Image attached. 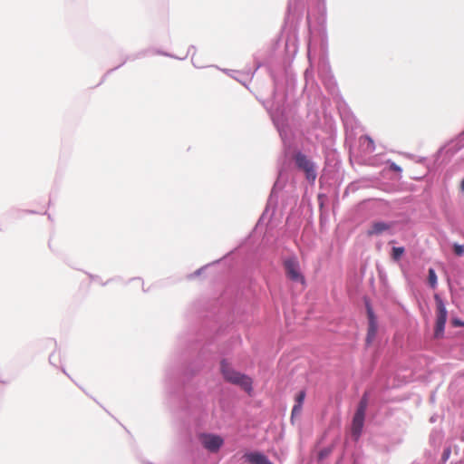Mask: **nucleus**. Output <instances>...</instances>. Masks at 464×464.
Segmentation results:
<instances>
[{
	"mask_svg": "<svg viewBox=\"0 0 464 464\" xmlns=\"http://www.w3.org/2000/svg\"><path fill=\"white\" fill-rule=\"evenodd\" d=\"M220 371L227 382L240 386L248 394L251 393L253 382L250 377L235 371L225 360L220 363Z\"/></svg>",
	"mask_w": 464,
	"mask_h": 464,
	"instance_id": "obj_1",
	"label": "nucleus"
},
{
	"mask_svg": "<svg viewBox=\"0 0 464 464\" xmlns=\"http://www.w3.org/2000/svg\"><path fill=\"white\" fill-rule=\"evenodd\" d=\"M434 298L436 301L437 307L434 337L440 339L444 334V328L447 321L448 312L442 299L438 295H435Z\"/></svg>",
	"mask_w": 464,
	"mask_h": 464,
	"instance_id": "obj_2",
	"label": "nucleus"
},
{
	"mask_svg": "<svg viewBox=\"0 0 464 464\" xmlns=\"http://www.w3.org/2000/svg\"><path fill=\"white\" fill-rule=\"evenodd\" d=\"M284 267L287 278L294 282H298L302 285H305L304 276L300 272L299 262L295 257H289L285 260Z\"/></svg>",
	"mask_w": 464,
	"mask_h": 464,
	"instance_id": "obj_3",
	"label": "nucleus"
},
{
	"mask_svg": "<svg viewBox=\"0 0 464 464\" xmlns=\"http://www.w3.org/2000/svg\"><path fill=\"white\" fill-rule=\"evenodd\" d=\"M296 166L305 173L306 179L314 182L316 179V170L314 163L303 153L295 156Z\"/></svg>",
	"mask_w": 464,
	"mask_h": 464,
	"instance_id": "obj_4",
	"label": "nucleus"
},
{
	"mask_svg": "<svg viewBox=\"0 0 464 464\" xmlns=\"http://www.w3.org/2000/svg\"><path fill=\"white\" fill-rule=\"evenodd\" d=\"M201 442L208 450L216 452L223 444V440L218 435L204 434L201 436Z\"/></svg>",
	"mask_w": 464,
	"mask_h": 464,
	"instance_id": "obj_5",
	"label": "nucleus"
},
{
	"mask_svg": "<svg viewBox=\"0 0 464 464\" xmlns=\"http://www.w3.org/2000/svg\"><path fill=\"white\" fill-rule=\"evenodd\" d=\"M367 314H368V332L366 336V343L368 344L372 343V341L375 339L377 331H378V325L376 317L373 314V311L370 306L367 307Z\"/></svg>",
	"mask_w": 464,
	"mask_h": 464,
	"instance_id": "obj_6",
	"label": "nucleus"
},
{
	"mask_svg": "<svg viewBox=\"0 0 464 464\" xmlns=\"http://www.w3.org/2000/svg\"><path fill=\"white\" fill-rule=\"evenodd\" d=\"M392 226L393 223L376 221L371 225L366 234L368 237L378 236L384 233L385 231L390 230L392 227Z\"/></svg>",
	"mask_w": 464,
	"mask_h": 464,
	"instance_id": "obj_7",
	"label": "nucleus"
},
{
	"mask_svg": "<svg viewBox=\"0 0 464 464\" xmlns=\"http://www.w3.org/2000/svg\"><path fill=\"white\" fill-rule=\"evenodd\" d=\"M364 414L355 412L352 423V436L357 440L362 433L364 424Z\"/></svg>",
	"mask_w": 464,
	"mask_h": 464,
	"instance_id": "obj_8",
	"label": "nucleus"
},
{
	"mask_svg": "<svg viewBox=\"0 0 464 464\" xmlns=\"http://www.w3.org/2000/svg\"><path fill=\"white\" fill-rule=\"evenodd\" d=\"M243 459L250 464H273L265 454L258 451L246 453Z\"/></svg>",
	"mask_w": 464,
	"mask_h": 464,
	"instance_id": "obj_9",
	"label": "nucleus"
},
{
	"mask_svg": "<svg viewBox=\"0 0 464 464\" xmlns=\"http://www.w3.org/2000/svg\"><path fill=\"white\" fill-rule=\"evenodd\" d=\"M360 144L362 147L363 150L367 153H372L375 150L374 141L370 136L365 135L361 137Z\"/></svg>",
	"mask_w": 464,
	"mask_h": 464,
	"instance_id": "obj_10",
	"label": "nucleus"
},
{
	"mask_svg": "<svg viewBox=\"0 0 464 464\" xmlns=\"http://www.w3.org/2000/svg\"><path fill=\"white\" fill-rule=\"evenodd\" d=\"M404 247L402 246L393 247L392 250V258L395 261H399L404 254Z\"/></svg>",
	"mask_w": 464,
	"mask_h": 464,
	"instance_id": "obj_11",
	"label": "nucleus"
},
{
	"mask_svg": "<svg viewBox=\"0 0 464 464\" xmlns=\"http://www.w3.org/2000/svg\"><path fill=\"white\" fill-rule=\"evenodd\" d=\"M429 284L432 288H435L437 285V276L433 268L429 269Z\"/></svg>",
	"mask_w": 464,
	"mask_h": 464,
	"instance_id": "obj_12",
	"label": "nucleus"
},
{
	"mask_svg": "<svg viewBox=\"0 0 464 464\" xmlns=\"http://www.w3.org/2000/svg\"><path fill=\"white\" fill-rule=\"evenodd\" d=\"M366 408H367V400L365 397H363L359 405H358V408L356 410V412L357 413H361V414H364L365 415V411H366Z\"/></svg>",
	"mask_w": 464,
	"mask_h": 464,
	"instance_id": "obj_13",
	"label": "nucleus"
},
{
	"mask_svg": "<svg viewBox=\"0 0 464 464\" xmlns=\"http://www.w3.org/2000/svg\"><path fill=\"white\" fill-rule=\"evenodd\" d=\"M453 249L457 256H461L464 255V245L454 244Z\"/></svg>",
	"mask_w": 464,
	"mask_h": 464,
	"instance_id": "obj_14",
	"label": "nucleus"
},
{
	"mask_svg": "<svg viewBox=\"0 0 464 464\" xmlns=\"http://www.w3.org/2000/svg\"><path fill=\"white\" fill-rule=\"evenodd\" d=\"M304 398H305V392L300 391L295 396V403L303 405Z\"/></svg>",
	"mask_w": 464,
	"mask_h": 464,
	"instance_id": "obj_15",
	"label": "nucleus"
},
{
	"mask_svg": "<svg viewBox=\"0 0 464 464\" xmlns=\"http://www.w3.org/2000/svg\"><path fill=\"white\" fill-rule=\"evenodd\" d=\"M302 404H298V403H295L293 407V410H292V418L295 415H298L300 414L301 411H302Z\"/></svg>",
	"mask_w": 464,
	"mask_h": 464,
	"instance_id": "obj_16",
	"label": "nucleus"
},
{
	"mask_svg": "<svg viewBox=\"0 0 464 464\" xmlns=\"http://www.w3.org/2000/svg\"><path fill=\"white\" fill-rule=\"evenodd\" d=\"M390 169L395 172H401V168L394 162L390 163Z\"/></svg>",
	"mask_w": 464,
	"mask_h": 464,
	"instance_id": "obj_17",
	"label": "nucleus"
},
{
	"mask_svg": "<svg viewBox=\"0 0 464 464\" xmlns=\"http://www.w3.org/2000/svg\"><path fill=\"white\" fill-rule=\"evenodd\" d=\"M451 323L454 326H464V323L461 322L459 319H453Z\"/></svg>",
	"mask_w": 464,
	"mask_h": 464,
	"instance_id": "obj_18",
	"label": "nucleus"
},
{
	"mask_svg": "<svg viewBox=\"0 0 464 464\" xmlns=\"http://www.w3.org/2000/svg\"><path fill=\"white\" fill-rule=\"evenodd\" d=\"M460 189L462 192H464V179H462V181L460 183Z\"/></svg>",
	"mask_w": 464,
	"mask_h": 464,
	"instance_id": "obj_19",
	"label": "nucleus"
}]
</instances>
